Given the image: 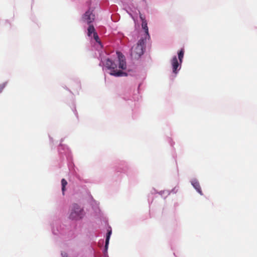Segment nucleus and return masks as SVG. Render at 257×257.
Instances as JSON below:
<instances>
[{
  "label": "nucleus",
  "mask_w": 257,
  "mask_h": 257,
  "mask_svg": "<svg viewBox=\"0 0 257 257\" xmlns=\"http://www.w3.org/2000/svg\"><path fill=\"white\" fill-rule=\"evenodd\" d=\"M145 43L146 39L141 38L139 40L137 45L132 48L131 55L132 58L138 59L144 54Z\"/></svg>",
  "instance_id": "nucleus-1"
},
{
  "label": "nucleus",
  "mask_w": 257,
  "mask_h": 257,
  "mask_svg": "<svg viewBox=\"0 0 257 257\" xmlns=\"http://www.w3.org/2000/svg\"><path fill=\"white\" fill-rule=\"evenodd\" d=\"M85 212L82 208L77 204L72 205L69 218L72 220H79L82 218Z\"/></svg>",
  "instance_id": "nucleus-2"
},
{
  "label": "nucleus",
  "mask_w": 257,
  "mask_h": 257,
  "mask_svg": "<svg viewBox=\"0 0 257 257\" xmlns=\"http://www.w3.org/2000/svg\"><path fill=\"white\" fill-rule=\"evenodd\" d=\"M117 67L116 65L114 63V62L112 63V66H111V72L110 74L114 76H127V73L124 72H122L120 70L117 71L116 68Z\"/></svg>",
  "instance_id": "nucleus-3"
},
{
  "label": "nucleus",
  "mask_w": 257,
  "mask_h": 257,
  "mask_svg": "<svg viewBox=\"0 0 257 257\" xmlns=\"http://www.w3.org/2000/svg\"><path fill=\"white\" fill-rule=\"evenodd\" d=\"M95 19V16L92 12L88 10L85 12L82 17L83 22H86L87 24L90 25Z\"/></svg>",
  "instance_id": "nucleus-4"
},
{
  "label": "nucleus",
  "mask_w": 257,
  "mask_h": 257,
  "mask_svg": "<svg viewBox=\"0 0 257 257\" xmlns=\"http://www.w3.org/2000/svg\"><path fill=\"white\" fill-rule=\"evenodd\" d=\"M116 54L119 61V68L122 70H125L126 68V64L125 62V59L124 55H122V54L119 52H117Z\"/></svg>",
  "instance_id": "nucleus-5"
},
{
  "label": "nucleus",
  "mask_w": 257,
  "mask_h": 257,
  "mask_svg": "<svg viewBox=\"0 0 257 257\" xmlns=\"http://www.w3.org/2000/svg\"><path fill=\"white\" fill-rule=\"evenodd\" d=\"M171 64L173 67V72L175 74H177V68H178L179 66V62L178 61L177 57L175 56L172 61H171Z\"/></svg>",
  "instance_id": "nucleus-6"
},
{
  "label": "nucleus",
  "mask_w": 257,
  "mask_h": 257,
  "mask_svg": "<svg viewBox=\"0 0 257 257\" xmlns=\"http://www.w3.org/2000/svg\"><path fill=\"white\" fill-rule=\"evenodd\" d=\"M142 27L143 29L145 30V33H146V37L145 39H146L147 37H148V38H150V35L149 34V29L148 27L147 26V21L145 20H143V21L142 23Z\"/></svg>",
  "instance_id": "nucleus-7"
},
{
  "label": "nucleus",
  "mask_w": 257,
  "mask_h": 257,
  "mask_svg": "<svg viewBox=\"0 0 257 257\" xmlns=\"http://www.w3.org/2000/svg\"><path fill=\"white\" fill-rule=\"evenodd\" d=\"M192 185L193 186V187L195 188V189L199 194H200L201 195L203 194L200 184L198 181L196 180L193 181L192 182Z\"/></svg>",
  "instance_id": "nucleus-8"
},
{
  "label": "nucleus",
  "mask_w": 257,
  "mask_h": 257,
  "mask_svg": "<svg viewBox=\"0 0 257 257\" xmlns=\"http://www.w3.org/2000/svg\"><path fill=\"white\" fill-rule=\"evenodd\" d=\"M87 35L89 37L91 36V34H93L94 35V33H96L95 31V29L93 25H89L88 29Z\"/></svg>",
  "instance_id": "nucleus-9"
},
{
  "label": "nucleus",
  "mask_w": 257,
  "mask_h": 257,
  "mask_svg": "<svg viewBox=\"0 0 257 257\" xmlns=\"http://www.w3.org/2000/svg\"><path fill=\"white\" fill-rule=\"evenodd\" d=\"M111 234V231L110 230L107 233V235H106V240H105V248L106 250L107 249V248H108V243H109V238H110V236Z\"/></svg>",
  "instance_id": "nucleus-10"
},
{
  "label": "nucleus",
  "mask_w": 257,
  "mask_h": 257,
  "mask_svg": "<svg viewBox=\"0 0 257 257\" xmlns=\"http://www.w3.org/2000/svg\"><path fill=\"white\" fill-rule=\"evenodd\" d=\"M184 50L183 49H181V50L178 52V58L179 60L180 63L181 64L182 62V60L184 57Z\"/></svg>",
  "instance_id": "nucleus-11"
},
{
  "label": "nucleus",
  "mask_w": 257,
  "mask_h": 257,
  "mask_svg": "<svg viewBox=\"0 0 257 257\" xmlns=\"http://www.w3.org/2000/svg\"><path fill=\"white\" fill-rule=\"evenodd\" d=\"M61 185H62V191L63 194H64V192L65 191V187L67 185V182L65 179H62L61 180Z\"/></svg>",
  "instance_id": "nucleus-12"
},
{
  "label": "nucleus",
  "mask_w": 257,
  "mask_h": 257,
  "mask_svg": "<svg viewBox=\"0 0 257 257\" xmlns=\"http://www.w3.org/2000/svg\"><path fill=\"white\" fill-rule=\"evenodd\" d=\"M113 61L110 59H107L105 62V66L108 69H111V66H112V63Z\"/></svg>",
  "instance_id": "nucleus-13"
},
{
  "label": "nucleus",
  "mask_w": 257,
  "mask_h": 257,
  "mask_svg": "<svg viewBox=\"0 0 257 257\" xmlns=\"http://www.w3.org/2000/svg\"><path fill=\"white\" fill-rule=\"evenodd\" d=\"M93 38L95 40V41L98 43H100V41L99 40V37L97 34V33H94L93 35Z\"/></svg>",
  "instance_id": "nucleus-14"
},
{
  "label": "nucleus",
  "mask_w": 257,
  "mask_h": 257,
  "mask_svg": "<svg viewBox=\"0 0 257 257\" xmlns=\"http://www.w3.org/2000/svg\"><path fill=\"white\" fill-rule=\"evenodd\" d=\"M6 85V83H3L0 84V93L2 92L4 88L5 87Z\"/></svg>",
  "instance_id": "nucleus-15"
},
{
  "label": "nucleus",
  "mask_w": 257,
  "mask_h": 257,
  "mask_svg": "<svg viewBox=\"0 0 257 257\" xmlns=\"http://www.w3.org/2000/svg\"><path fill=\"white\" fill-rule=\"evenodd\" d=\"M61 254L62 255V257H68L67 253H66V252H62Z\"/></svg>",
  "instance_id": "nucleus-16"
},
{
  "label": "nucleus",
  "mask_w": 257,
  "mask_h": 257,
  "mask_svg": "<svg viewBox=\"0 0 257 257\" xmlns=\"http://www.w3.org/2000/svg\"><path fill=\"white\" fill-rule=\"evenodd\" d=\"M140 19L142 20V22L143 21V20H145V19L142 16V15L140 14Z\"/></svg>",
  "instance_id": "nucleus-17"
}]
</instances>
